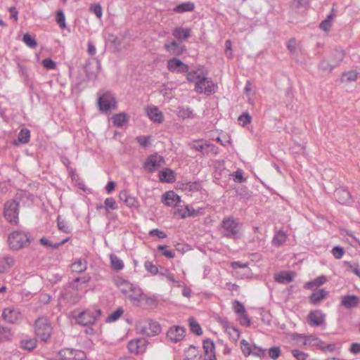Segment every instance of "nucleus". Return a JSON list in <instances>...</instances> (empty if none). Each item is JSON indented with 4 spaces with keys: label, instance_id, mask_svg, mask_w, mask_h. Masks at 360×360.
I'll return each instance as SVG.
<instances>
[{
    "label": "nucleus",
    "instance_id": "obj_11",
    "mask_svg": "<svg viewBox=\"0 0 360 360\" xmlns=\"http://www.w3.org/2000/svg\"><path fill=\"white\" fill-rule=\"evenodd\" d=\"M164 162V159L161 155L157 153L150 155L147 158L144 164L143 168L149 172H154L157 168L160 167L162 163Z\"/></svg>",
    "mask_w": 360,
    "mask_h": 360
},
{
    "label": "nucleus",
    "instance_id": "obj_1",
    "mask_svg": "<svg viewBox=\"0 0 360 360\" xmlns=\"http://www.w3.org/2000/svg\"><path fill=\"white\" fill-rule=\"evenodd\" d=\"M27 198L25 193H18L15 195L14 198L6 202L4 205V217L6 220L13 224H17L18 222V208L20 202L22 200V198Z\"/></svg>",
    "mask_w": 360,
    "mask_h": 360
},
{
    "label": "nucleus",
    "instance_id": "obj_54",
    "mask_svg": "<svg viewBox=\"0 0 360 360\" xmlns=\"http://www.w3.org/2000/svg\"><path fill=\"white\" fill-rule=\"evenodd\" d=\"M11 333L10 328L1 326L0 328V342L10 340Z\"/></svg>",
    "mask_w": 360,
    "mask_h": 360
},
{
    "label": "nucleus",
    "instance_id": "obj_44",
    "mask_svg": "<svg viewBox=\"0 0 360 360\" xmlns=\"http://www.w3.org/2000/svg\"><path fill=\"white\" fill-rule=\"evenodd\" d=\"M30 138V131L27 129H22L18 136L19 143L25 144L27 143Z\"/></svg>",
    "mask_w": 360,
    "mask_h": 360
},
{
    "label": "nucleus",
    "instance_id": "obj_13",
    "mask_svg": "<svg viewBox=\"0 0 360 360\" xmlns=\"http://www.w3.org/2000/svg\"><path fill=\"white\" fill-rule=\"evenodd\" d=\"M185 333V328L179 326H174L168 330L167 333V338L171 342L176 343L184 339Z\"/></svg>",
    "mask_w": 360,
    "mask_h": 360
},
{
    "label": "nucleus",
    "instance_id": "obj_22",
    "mask_svg": "<svg viewBox=\"0 0 360 360\" xmlns=\"http://www.w3.org/2000/svg\"><path fill=\"white\" fill-rule=\"evenodd\" d=\"M203 349L205 350L204 360H217L214 353V343L207 338L203 341Z\"/></svg>",
    "mask_w": 360,
    "mask_h": 360
},
{
    "label": "nucleus",
    "instance_id": "obj_3",
    "mask_svg": "<svg viewBox=\"0 0 360 360\" xmlns=\"http://www.w3.org/2000/svg\"><path fill=\"white\" fill-rule=\"evenodd\" d=\"M207 71L202 70L201 77L195 82L194 90L198 94H205L207 96L214 94L217 86L214 84L211 78L206 77Z\"/></svg>",
    "mask_w": 360,
    "mask_h": 360
},
{
    "label": "nucleus",
    "instance_id": "obj_50",
    "mask_svg": "<svg viewBox=\"0 0 360 360\" xmlns=\"http://www.w3.org/2000/svg\"><path fill=\"white\" fill-rule=\"evenodd\" d=\"M201 213L202 212L200 210H195L192 206L188 205L186 206L185 211L182 213L181 217H196Z\"/></svg>",
    "mask_w": 360,
    "mask_h": 360
},
{
    "label": "nucleus",
    "instance_id": "obj_19",
    "mask_svg": "<svg viewBox=\"0 0 360 360\" xmlns=\"http://www.w3.org/2000/svg\"><path fill=\"white\" fill-rule=\"evenodd\" d=\"M325 314L321 310L311 311L308 315V323L312 326H319L325 321Z\"/></svg>",
    "mask_w": 360,
    "mask_h": 360
},
{
    "label": "nucleus",
    "instance_id": "obj_45",
    "mask_svg": "<svg viewBox=\"0 0 360 360\" xmlns=\"http://www.w3.org/2000/svg\"><path fill=\"white\" fill-rule=\"evenodd\" d=\"M86 269L85 260L78 259L72 264V270L75 272H83Z\"/></svg>",
    "mask_w": 360,
    "mask_h": 360
},
{
    "label": "nucleus",
    "instance_id": "obj_4",
    "mask_svg": "<svg viewBox=\"0 0 360 360\" xmlns=\"http://www.w3.org/2000/svg\"><path fill=\"white\" fill-rule=\"evenodd\" d=\"M8 241L10 248L17 250L27 246L30 243V238L27 233L17 231L9 235Z\"/></svg>",
    "mask_w": 360,
    "mask_h": 360
},
{
    "label": "nucleus",
    "instance_id": "obj_42",
    "mask_svg": "<svg viewBox=\"0 0 360 360\" xmlns=\"http://www.w3.org/2000/svg\"><path fill=\"white\" fill-rule=\"evenodd\" d=\"M188 323L191 331L196 335H201L202 334V330L199 323L195 320L193 317L188 319Z\"/></svg>",
    "mask_w": 360,
    "mask_h": 360
},
{
    "label": "nucleus",
    "instance_id": "obj_34",
    "mask_svg": "<svg viewBox=\"0 0 360 360\" xmlns=\"http://www.w3.org/2000/svg\"><path fill=\"white\" fill-rule=\"evenodd\" d=\"M286 238V233L283 231L280 230L276 232L272 240V244L275 246H280L285 242Z\"/></svg>",
    "mask_w": 360,
    "mask_h": 360
},
{
    "label": "nucleus",
    "instance_id": "obj_31",
    "mask_svg": "<svg viewBox=\"0 0 360 360\" xmlns=\"http://www.w3.org/2000/svg\"><path fill=\"white\" fill-rule=\"evenodd\" d=\"M159 179L161 182L172 183L175 181L174 173L172 169L165 168L160 172Z\"/></svg>",
    "mask_w": 360,
    "mask_h": 360
},
{
    "label": "nucleus",
    "instance_id": "obj_16",
    "mask_svg": "<svg viewBox=\"0 0 360 360\" xmlns=\"http://www.w3.org/2000/svg\"><path fill=\"white\" fill-rule=\"evenodd\" d=\"M164 47L167 52H169L171 55H173L174 56H181L186 51V46L176 41H172L169 43H166Z\"/></svg>",
    "mask_w": 360,
    "mask_h": 360
},
{
    "label": "nucleus",
    "instance_id": "obj_46",
    "mask_svg": "<svg viewBox=\"0 0 360 360\" xmlns=\"http://www.w3.org/2000/svg\"><path fill=\"white\" fill-rule=\"evenodd\" d=\"M159 274L162 276L165 277L169 282L175 283L177 287L181 286V282L175 278L173 274L169 272L167 269H165L164 271H160Z\"/></svg>",
    "mask_w": 360,
    "mask_h": 360
},
{
    "label": "nucleus",
    "instance_id": "obj_39",
    "mask_svg": "<svg viewBox=\"0 0 360 360\" xmlns=\"http://www.w3.org/2000/svg\"><path fill=\"white\" fill-rule=\"evenodd\" d=\"M113 124L117 127H121L127 122V116L125 113H119L112 116Z\"/></svg>",
    "mask_w": 360,
    "mask_h": 360
},
{
    "label": "nucleus",
    "instance_id": "obj_7",
    "mask_svg": "<svg viewBox=\"0 0 360 360\" xmlns=\"http://www.w3.org/2000/svg\"><path fill=\"white\" fill-rule=\"evenodd\" d=\"M188 145L192 149L200 152L203 155L218 153V148L215 145L203 141L202 139L193 141Z\"/></svg>",
    "mask_w": 360,
    "mask_h": 360
},
{
    "label": "nucleus",
    "instance_id": "obj_63",
    "mask_svg": "<svg viewBox=\"0 0 360 360\" xmlns=\"http://www.w3.org/2000/svg\"><path fill=\"white\" fill-rule=\"evenodd\" d=\"M144 266L146 269L153 275H156L159 274L157 266L153 264L151 262L146 261L144 264Z\"/></svg>",
    "mask_w": 360,
    "mask_h": 360
},
{
    "label": "nucleus",
    "instance_id": "obj_17",
    "mask_svg": "<svg viewBox=\"0 0 360 360\" xmlns=\"http://www.w3.org/2000/svg\"><path fill=\"white\" fill-rule=\"evenodd\" d=\"M3 319L10 323H14L21 318V314L18 309L14 307H8L4 309L2 313Z\"/></svg>",
    "mask_w": 360,
    "mask_h": 360
},
{
    "label": "nucleus",
    "instance_id": "obj_41",
    "mask_svg": "<svg viewBox=\"0 0 360 360\" xmlns=\"http://www.w3.org/2000/svg\"><path fill=\"white\" fill-rule=\"evenodd\" d=\"M177 115L182 119L192 118L193 112L188 107L181 106L178 108Z\"/></svg>",
    "mask_w": 360,
    "mask_h": 360
},
{
    "label": "nucleus",
    "instance_id": "obj_52",
    "mask_svg": "<svg viewBox=\"0 0 360 360\" xmlns=\"http://www.w3.org/2000/svg\"><path fill=\"white\" fill-rule=\"evenodd\" d=\"M158 251H160L162 255H163L165 257H166L168 259H172L175 257L174 252H173L171 250L168 249V246L167 245H159L158 247Z\"/></svg>",
    "mask_w": 360,
    "mask_h": 360
},
{
    "label": "nucleus",
    "instance_id": "obj_35",
    "mask_svg": "<svg viewBox=\"0 0 360 360\" xmlns=\"http://www.w3.org/2000/svg\"><path fill=\"white\" fill-rule=\"evenodd\" d=\"M70 238H66L65 239L63 240L62 241L59 243H53L50 242L47 238L43 237L40 239V243L42 245L51 248L52 249H58L60 246H62L63 244H65L66 242L69 240Z\"/></svg>",
    "mask_w": 360,
    "mask_h": 360
},
{
    "label": "nucleus",
    "instance_id": "obj_60",
    "mask_svg": "<svg viewBox=\"0 0 360 360\" xmlns=\"http://www.w3.org/2000/svg\"><path fill=\"white\" fill-rule=\"evenodd\" d=\"M105 210H108L109 209L115 210L117 209V203L114 198H108L104 201Z\"/></svg>",
    "mask_w": 360,
    "mask_h": 360
},
{
    "label": "nucleus",
    "instance_id": "obj_21",
    "mask_svg": "<svg viewBox=\"0 0 360 360\" xmlns=\"http://www.w3.org/2000/svg\"><path fill=\"white\" fill-rule=\"evenodd\" d=\"M162 201L167 206L178 207L181 199L174 191H169L163 194Z\"/></svg>",
    "mask_w": 360,
    "mask_h": 360
},
{
    "label": "nucleus",
    "instance_id": "obj_9",
    "mask_svg": "<svg viewBox=\"0 0 360 360\" xmlns=\"http://www.w3.org/2000/svg\"><path fill=\"white\" fill-rule=\"evenodd\" d=\"M138 329L140 332L148 337L158 335L161 331V327L157 321L147 320L139 323Z\"/></svg>",
    "mask_w": 360,
    "mask_h": 360
},
{
    "label": "nucleus",
    "instance_id": "obj_49",
    "mask_svg": "<svg viewBox=\"0 0 360 360\" xmlns=\"http://www.w3.org/2000/svg\"><path fill=\"white\" fill-rule=\"evenodd\" d=\"M124 310L122 307H118L115 311L112 312L106 319V322L110 323L117 321L123 314Z\"/></svg>",
    "mask_w": 360,
    "mask_h": 360
},
{
    "label": "nucleus",
    "instance_id": "obj_38",
    "mask_svg": "<svg viewBox=\"0 0 360 360\" xmlns=\"http://www.w3.org/2000/svg\"><path fill=\"white\" fill-rule=\"evenodd\" d=\"M275 280L279 283H288L292 281V276L290 273L283 271L276 274Z\"/></svg>",
    "mask_w": 360,
    "mask_h": 360
},
{
    "label": "nucleus",
    "instance_id": "obj_32",
    "mask_svg": "<svg viewBox=\"0 0 360 360\" xmlns=\"http://www.w3.org/2000/svg\"><path fill=\"white\" fill-rule=\"evenodd\" d=\"M195 8V5L193 2H185L175 6L173 11L178 13H182L184 12L193 11Z\"/></svg>",
    "mask_w": 360,
    "mask_h": 360
},
{
    "label": "nucleus",
    "instance_id": "obj_55",
    "mask_svg": "<svg viewBox=\"0 0 360 360\" xmlns=\"http://www.w3.org/2000/svg\"><path fill=\"white\" fill-rule=\"evenodd\" d=\"M233 309L238 315L246 312L244 305L238 300H234L233 302Z\"/></svg>",
    "mask_w": 360,
    "mask_h": 360
},
{
    "label": "nucleus",
    "instance_id": "obj_25",
    "mask_svg": "<svg viewBox=\"0 0 360 360\" xmlns=\"http://www.w3.org/2000/svg\"><path fill=\"white\" fill-rule=\"evenodd\" d=\"M309 0H292L291 8L297 14H304L307 9Z\"/></svg>",
    "mask_w": 360,
    "mask_h": 360
},
{
    "label": "nucleus",
    "instance_id": "obj_43",
    "mask_svg": "<svg viewBox=\"0 0 360 360\" xmlns=\"http://www.w3.org/2000/svg\"><path fill=\"white\" fill-rule=\"evenodd\" d=\"M110 263L111 266L114 270L120 271L124 268V263L122 260L115 255H110Z\"/></svg>",
    "mask_w": 360,
    "mask_h": 360
},
{
    "label": "nucleus",
    "instance_id": "obj_59",
    "mask_svg": "<svg viewBox=\"0 0 360 360\" xmlns=\"http://www.w3.org/2000/svg\"><path fill=\"white\" fill-rule=\"evenodd\" d=\"M269 355L273 360L277 359L281 355V349L279 347L274 346L269 349Z\"/></svg>",
    "mask_w": 360,
    "mask_h": 360
},
{
    "label": "nucleus",
    "instance_id": "obj_6",
    "mask_svg": "<svg viewBox=\"0 0 360 360\" xmlns=\"http://www.w3.org/2000/svg\"><path fill=\"white\" fill-rule=\"evenodd\" d=\"M34 331L41 341L46 342L51 336L52 328L48 319L42 316L36 320Z\"/></svg>",
    "mask_w": 360,
    "mask_h": 360
},
{
    "label": "nucleus",
    "instance_id": "obj_24",
    "mask_svg": "<svg viewBox=\"0 0 360 360\" xmlns=\"http://www.w3.org/2000/svg\"><path fill=\"white\" fill-rule=\"evenodd\" d=\"M172 35L178 41H185L191 37V30L190 28L177 27L173 30Z\"/></svg>",
    "mask_w": 360,
    "mask_h": 360
},
{
    "label": "nucleus",
    "instance_id": "obj_62",
    "mask_svg": "<svg viewBox=\"0 0 360 360\" xmlns=\"http://www.w3.org/2000/svg\"><path fill=\"white\" fill-rule=\"evenodd\" d=\"M331 252L335 259H340L344 255L345 250L340 246H335L332 249Z\"/></svg>",
    "mask_w": 360,
    "mask_h": 360
},
{
    "label": "nucleus",
    "instance_id": "obj_40",
    "mask_svg": "<svg viewBox=\"0 0 360 360\" xmlns=\"http://www.w3.org/2000/svg\"><path fill=\"white\" fill-rule=\"evenodd\" d=\"M37 347V340L34 338L25 339L20 341V347L27 351H32Z\"/></svg>",
    "mask_w": 360,
    "mask_h": 360
},
{
    "label": "nucleus",
    "instance_id": "obj_48",
    "mask_svg": "<svg viewBox=\"0 0 360 360\" xmlns=\"http://www.w3.org/2000/svg\"><path fill=\"white\" fill-rule=\"evenodd\" d=\"M335 68V66H333V64L330 62V60L328 61L325 59L322 60L319 65L320 70L327 73L331 72Z\"/></svg>",
    "mask_w": 360,
    "mask_h": 360
},
{
    "label": "nucleus",
    "instance_id": "obj_28",
    "mask_svg": "<svg viewBox=\"0 0 360 360\" xmlns=\"http://www.w3.org/2000/svg\"><path fill=\"white\" fill-rule=\"evenodd\" d=\"M341 303L347 309L356 307L359 303V298L356 295H345L342 297Z\"/></svg>",
    "mask_w": 360,
    "mask_h": 360
},
{
    "label": "nucleus",
    "instance_id": "obj_33",
    "mask_svg": "<svg viewBox=\"0 0 360 360\" xmlns=\"http://www.w3.org/2000/svg\"><path fill=\"white\" fill-rule=\"evenodd\" d=\"M297 336H299L300 338H305L304 345H311L314 346L318 347L321 349V347L322 346L323 341L321 340L319 338L313 336V335H309L305 336L302 335H298L296 334Z\"/></svg>",
    "mask_w": 360,
    "mask_h": 360
},
{
    "label": "nucleus",
    "instance_id": "obj_12",
    "mask_svg": "<svg viewBox=\"0 0 360 360\" xmlns=\"http://www.w3.org/2000/svg\"><path fill=\"white\" fill-rule=\"evenodd\" d=\"M58 356L68 358L69 360H85L86 359V355L83 351L70 348L61 349L58 352Z\"/></svg>",
    "mask_w": 360,
    "mask_h": 360
},
{
    "label": "nucleus",
    "instance_id": "obj_30",
    "mask_svg": "<svg viewBox=\"0 0 360 360\" xmlns=\"http://www.w3.org/2000/svg\"><path fill=\"white\" fill-rule=\"evenodd\" d=\"M345 58V53L341 49H334L330 56V60L333 66L338 67Z\"/></svg>",
    "mask_w": 360,
    "mask_h": 360
},
{
    "label": "nucleus",
    "instance_id": "obj_26",
    "mask_svg": "<svg viewBox=\"0 0 360 360\" xmlns=\"http://www.w3.org/2000/svg\"><path fill=\"white\" fill-rule=\"evenodd\" d=\"M328 292L325 289H319L314 292L309 297V302L314 305L319 304L323 300L326 299Z\"/></svg>",
    "mask_w": 360,
    "mask_h": 360
},
{
    "label": "nucleus",
    "instance_id": "obj_47",
    "mask_svg": "<svg viewBox=\"0 0 360 360\" xmlns=\"http://www.w3.org/2000/svg\"><path fill=\"white\" fill-rule=\"evenodd\" d=\"M358 73L356 71H349L344 72L341 77V81L342 82H354L357 79Z\"/></svg>",
    "mask_w": 360,
    "mask_h": 360
},
{
    "label": "nucleus",
    "instance_id": "obj_14",
    "mask_svg": "<svg viewBox=\"0 0 360 360\" xmlns=\"http://www.w3.org/2000/svg\"><path fill=\"white\" fill-rule=\"evenodd\" d=\"M148 341L145 338L131 340L128 343V349L130 352L136 354L145 352Z\"/></svg>",
    "mask_w": 360,
    "mask_h": 360
},
{
    "label": "nucleus",
    "instance_id": "obj_36",
    "mask_svg": "<svg viewBox=\"0 0 360 360\" xmlns=\"http://www.w3.org/2000/svg\"><path fill=\"white\" fill-rule=\"evenodd\" d=\"M202 70H204L203 68H198L197 70H193L191 71L188 70V72H186V79L190 82H195L201 77L202 75Z\"/></svg>",
    "mask_w": 360,
    "mask_h": 360
},
{
    "label": "nucleus",
    "instance_id": "obj_58",
    "mask_svg": "<svg viewBox=\"0 0 360 360\" xmlns=\"http://www.w3.org/2000/svg\"><path fill=\"white\" fill-rule=\"evenodd\" d=\"M56 20V22L58 23V26L61 29H64L65 27V26H66L65 18V15L62 11H57Z\"/></svg>",
    "mask_w": 360,
    "mask_h": 360
},
{
    "label": "nucleus",
    "instance_id": "obj_51",
    "mask_svg": "<svg viewBox=\"0 0 360 360\" xmlns=\"http://www.w3.org/2000/svg\"><path fill=\"white\" fill-rule=\"evenodd\" d=\"M57 224L58 229L64 233H70L71 231V228L67 223V221L63 219L60 216H58L57 217Z\"/></svg>",
    "mask_w": 360,
    "mask_h": 360
},
{
    "label": "nucleus",
    "instance_id": "obj_5",
    "mask_svg": "<svg viewBox=\"0 0 360 360\" xmlns=\"http://www.w3.org/2000/svg\"><path fill=\"white\" fill-rule=\"evenodd\" d=\"M101 314L100 309H86L77 315L76 322L83 326H90L96 323Z\"/></svg>",
    "mask_w": 360,
    "mask_h": 360
},
{
    "label": "nucleus",
    "instance_id": "obj_29",
    "mask_svg": "<svg viewBox=\"0 0 360 360\" xmlns=\"http://www.w3.org/2000/svg\"><path fill=\"white\" fill-rule=\"evenodd\" d=\"M147 114L150 120H153L155 122L161 123L163 122L164 117L160 110L155 107H150L148 108Z\"/></svg>",
    "mask_w": 360,
    "mask_h": 360
},
{
    "label": "nucleus",
    "instance_id": "obj_56",
    "mask_svg": "<svg viewBox=\"0 0 360 360\" xmlns=\"http://www.w3.org/2000/svg\"><path fill=\"white\" fill-rule=\"evenodd\" d=\"M240 345L243 354L245 356L250 355L252 351V346H251L245 340H241Z\"/></svg>",
    "mask_w": 360,
    "mask_h": 360
},
{
    "label": "nucleus",
    "instance_id": "obj_10",
    "mask_svg": "<svg viewBox=\"0 0 360 360\" xmlns=\"http://www.w3.org/2000/svg\"><path fill=\"white\" fill-rule=\"evenodd\" d=\"M124 283L127 285V288L122 289V292L127 296L130 300L139 302L143 295L142 290L126 281Z\"/></svg>",
    "mask_w": 360,
    "mask_h": 360
},
{
    "label": "nucleus",
    "instance_id": "obj_53",
    "mask_svg": "<svg viewBox=\"0 0 360 360\" xmlns=\"http://www.w3.org/2000/svg\"><path fill=\"white\" fill-rule=\"evenodd\" d=\"M22 41L30 48H35L37 45L34 37L27 33L23 35Z\"/></svg>",
    "mask_w": 360,
    "mask_h": 360
},
{
    "label": "nucleus",
    "instance_id": "obj_57",
    "mask_svg": "<svg viewBox=\"0 0 360 360\" xmlns=\"http://www.w3.org/2000/svg\"><path fill=\"white\" fill-rule=\"evenodd\" d=\"M345 265L347 266V270L348 271L352 272L356 276H359V274H360V269L359 268L358 264H352L349 262H345Z\"/></svg>",
    "mask_w": 360,
    "mask_h": 360
},
{
    "label": "nucleus",
    "instance_id": "obj_18",
    "mask_svg": "<svg viewBox=\"0 0 360 360\" xmlns=\"http://www.w3.org/2000/svg\"><path fill=\"white\" fill-rule=\"evenodd\" d=\"M334 197L339 203L342 205H349L352 202L349 192L342 187L335 189Z\"/></svg>",
    "mask_w": 360,
    "mask_h": 360
},
{
    "label": "nucleus",
    "instance_id": "obj_23",
    "mask_svg": "<svg viewBox=\"0 0 360 360\" xmlns=\"http://www.w3.org/2000/svg\"><path fill=\"white\" fill-rule=\"evenodd\" d=\"M15 259L10 255H0V274H5L14 265Z\"/></svg>",
    "mask_w": 360,
    "mask_h": 360
},
{
    "label": "nucleus",
    "instance_id": "obj_2",
    "mask_svg": "<svg viewBox=\"0 0 360 360\" xmlns=\"http://www.w3.org/2000/svg\"><path fill=\"white\" fill-rule=\"evenodd\" d=\"M221 233L228 238H239L240 237V224L233 217L224 218L221 222Z\"/></svg>",
    "mask_w": 360,
    "mask_h": 360
},
{
    "label": "nucleus",
    "instance_id": "obj_61",
    "mask_svg": "<svg viewBox=\"0 0 360 360\" xmlns=\"http://www.w3.org/2000/svg\"><path fill=\"white\" fill-rule=\"evenodd\" d=\"M291 353L297 360H306L308 357V354L299 349H292Z\"/></svg>",
    "mask_w": 360,
    "mask_h": 360
},
{
    "label": "nucleus",
    "instance_id": "obj_37",
    "mask_svg": "<svg viewBox=\"0 0 360 360\" xmlns=\"http://www.w3.org/2000/svg\"><path fill=\"white\" fill-rule=\"evenodd\" d=\"M327 281V278L325 276H320L311 281L307 282L304 285V288L307 289H311L313 287H319L323 284H324Z\"/></svg>",
    "mask_w": 360,
    "mask_h": 360
},
{
    "label": "nucleus",
    "instance_id": "obj_27",
    "mask_svg": "<svg viewBox=\"0 0 360 360\" xmlns=\"http://www.w3.org/2000/svg\"><path fill=\"white\" fill-rule=\"evenodd\" d=\"M223 328H224L225 332L229 335L230 338L233 341H238L240 336V333L238 328H236L227 321L223 323Z\"/></svg>",
    "mask_w": 360,
    "mask_h": 360
},
{
    "label": "nucleus",
    "instance_id": "obj_15",
    "mask_svg": "<svg viewBox=\"0 0 360 360\" xmlns=\"http://www.w3.org/2000/svg\"><path fill=\"white\" fill-rule=\"evenodd\" d=\"M167 69L174 73H185L189 67L176 58H172L167 61Z\"/></svg>",
    "mask_w": 360,
    "mask_h": 360
},
{
    "label": "nucleus",
    "instance_id": "obj_64",
    "mask_svg": "<svg viewBox=\"0 0 360 360\" xmlns=\"http://www.w3.org/2000/svg\"><path fill=\"white\" fill-rule=\"evenodd\" d=\"M90 11L94 13L98 18H101L103 15V10L100 4H95L91 6Z\"/></svg>",
    "mask_w": 360,
    "mask_h": 360
},
{
    "label": "nucleus",
    "instance_id": "obj_8",
    "mask_svg": "<svg viewBox=\"0 0 360 360\" xmlns=\"http://www.w3.org/2000/svg\"><path fill=\"white\" fill-rule=\"evenodd\" d=\"M98 105L101 112L108 113L117 108L115 98L110 92H106L98 98Z\"/></svg>",
    "mask_w": 360,
    "mask_h": 360
},
{
    "label": "nucleus",
    "instance_id": "obj_20",
    "mask_svg": "<svg viewBox=\"0 0 360 360\" xmlns=\"http://www.w3.org/2000/svg\"><path fill=\"white\" fill-rule=\"evenodd\" d=\"M119 198L129 208L136 209L139 206L137 199L125 190L120 191Z\"/></svg>",
    "mask_w": 360,
    "mask_h": 360
}]
</instances>
